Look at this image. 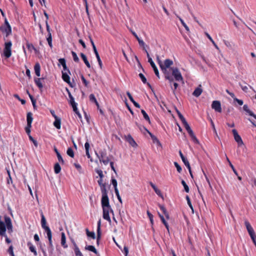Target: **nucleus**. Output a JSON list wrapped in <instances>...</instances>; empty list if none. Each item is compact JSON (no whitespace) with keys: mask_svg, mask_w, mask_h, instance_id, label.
I'll return each mask as SVG.
<instances>
[{"mask_svg":"<svg viewBox=\"0 0 256 256\" xmlns=\"http://www.w3.org/2000/svg\"><path fill=\"white\" fill-rule=\"evenodd\" d=\"M4 222L1 220V216H0V236H4L6 238V242L8 244L11 242L10 240L6 234V230L9 234L12 232V224L10 218L7 216H4Z\"/></svg>","mask_w":256,"mask_h":256,"instance_id":"1","label":"nucleus"},{"mask_svg":"<svg viewBox=\"0 0 256 256\" xmlns=\"http://www.w3.org/2000/svg\"><path fill=\"white\" fill-rule=\"evenodd\" d=\"M96 154L100 162H102L104 165H107L110 160V158H113L112 156H108L105 150L99 152V154L96 152Z\"/></svg>","mask_w":256,"mask_h":256,"instance_id":"2","label":"nucleus"},{"mask_svg":"<svg viewBox=\"0 0 256 256\" xmlns=\"http://www.w3.org/2000/svg\"><path fill=\"white\" fill-rule=\"evenodd\" d=\"M0 30L6 34V37H8L12 33L11 26L6 18L4 24L0 26Z\"/></svg>","mask_w":256,"mask_h":256,"instance_id":"3","label":"nucleus"},{"mask_svg":"<svg viewBox=\"0 0 256 256\" xmlns=\"http://www.w3.org/2000/svg\"><path fill=\"white\" fill-rule=\"evenodd\" d=\"M12 44L11 42H8L5 43L3 54L6 58H9L12 54L11 46Z\"/></svg>","mask_w":256,"mask_h":256,"instance_id":"4","label":"nucleus"},{"mask_svg":"<svg viewBox=\"0 0 256 256\" xmlns=\"http://www.w3.org/2000/svg\"><path fill=\"white\" fill-rule=\"evenodd\" d=\"M170 69L172 70V76H174L176 80L182 81V76L177 68H172Z\"/></svg>","mask_w":256,"mask_h":256,"instance_id":"5","label":"nucleus"},{"mask_svg":"<svg viewBox=\"0 0 256 256\" xmlns=\"http://www.w3.org/2000/svg\"><path fill=\"white\" fill-rule=\"evenodd\" d=\"M101 203L102 208H111L110 205L109 198L108 194L102 195Z\"/></svg>","mask_w":256,"mask_h":256,"instance_id":"6","label":"nucleus"},{"mask_svg":"<svg viewBox=\"0 0 256 256\" xmlns=\"http://www.w3.org/2000/svg\"><path fill=\"white\" fill-rule=\"evenodd\" d=\"M232 134H234V138L236 142H237L239 146H242L244 144L240 136L238 134L237 130L236 129L232 130Z\"/></svg>","mask_w":256,"mask_h":256,"instance_id":"7","label":"nucleus"},{"mask_svg":"<svg viewBox=\"0 0 256 256\" xmlns=\"http://www.w3.org/2000/svg\"><path fill=\"white\" fill-rule=\"evenodd\" d=\"M103 211V218L108 220V222H111V220L110 216H109V212H110L112 213H113V210L110 208H102Z\"/></svg>","mask_w":256,"mask_h":256,"instance_id":"8","label":"nucleus"},{"mask_svg":"<svg viewBox=\"0 0 256 256\" xmlns=\"http://www.w3.org/2000/svg\"><path fill=\"white\" fill-rule=\"evenodd\" d=\"M62 78L64 81L68 83L70 87L74 88V85H73L70 82V77L68 72H62Z\"/></svg>","mask_w":256,"mask_h":256,"instance_id":"9","label":"nucleus"},{"mask_svg":"<svg viewBox=\"0 0 256 256\" xmlns=\"http://www.w3.org/2000/svg\"><path fill=\"white\" fill-rule=\"evenodd\" d=\"M212 108L217 112H222L221 104L220 102L218 100H214L212 102Z\"/></svg>","mask_w":256,"mask_h":256,"instance_id":"10","label":"nucleus"},{"mask_svg":"<svg viewBox=\"0 0 256 256\" xmlns=\"http://www.w3.org/2000/svg\"><path fill=\"white\" fill-rule=\"evenodd\" d=\"M179 154L182 158V161L183 162L185 166H186V168H188L189 172H190V166L188 160L184 156L181 150L179 151Z\"/></svg>","mask_w":256,"mask_h":256,"instance_id":"11","label":"nucleus"},{"mask_svg":"<svg viewBox=\"0 0 256 256\" xmlns=\"http://www.w3.org/2000/svg\"><path fill=\"white\" fill-rule=\"evenodd\" d=\"M164 74V77L166 79L169 80L170 83L171 84L172 82L174 81V78L172 76L170 75V72L168 70V69H164V70H162Z\"/></svg>","mask_w":256,"mask_h":256,"instance_id":"12","label":"nucleus"},{"mask_svg":"<svg viewBox=\"0 0 256 256\" xmlns=\"http://www.w3.org/2000/svg\"><path fill=\"white\" fill-rule=\"evenodd\" d=\"M44 78H34V81L36 84L38 88L40 89V91L42 90V89L44 87L42 83V80H44Z\"/></svg>","mask_w":256,"mask_h":256,"instance_id":"13","label":"nucleus"},{"mask_svg":"<svg viewBox=\"0 0 256 256\" xmlns=\"http://www.w3.org/2000/svg\"><path fill=\"white\" fill-rule=\"evenodd\" d=\"M125 138L126 140L133 147H136L137 146V144L132 138L131 135L128 134L127 136H125Z\"/></svg>","mask_w":256,"mask_h":256,"instance_id":"14","label":"nucleus"},{"mask_svg":"<svg viewBox=\"0 0 256 256\" xmlns=\"http://www.w3.org/2000/svg\"><path fill=\"white\" fill-rule=\"evenodd\" d=\"M174 62L173 61L170 59H166L164 61V63L162 64V68L164 70V69H168V68L171 66L173 64Z\"/></svg>","mask_w":256,"mask_h":256,"instance_id":"15","label":"nucleus"},{"mask_svg":"<svg viewBox=\"0 0 256 256\" xmlns=\"http://www.w3.org/2000/svg\"><path fill=\"white\" fill-rule=\"evenodd\" d=\"M148 62H150V66L152 68L153 70H154L156 75V76L158 77V78H160V74H159V72H158V69L157 68H156L155 64L153 62L152 60V59L150 60V58H149Z\"/></svg>","mask_w":256,"mask_h":256,"instance_id":"16","label":"nucleus"},{"mask_svg":"<svg viewBox=\"0 0 256 256\" xmlns=\"http://www.w3.org/2000/svg\"><path fill=\"white\" fill-rule=\"evenodd\" d=\"M202 86L200 84L196 88L192 93V95L196 97H198L202 92V90L201 88Z\"/></svg>","mask_w":256,"mask_h":256,"instance_id":"17","label":"nucleus"},{"mask_svg":"<svg viewBox=\"0 0 256 256\" xmlns=\"http://www.w3.org/2000/svg\"><path fill=\"white\" fill-rule=\"evenodd\" d=\"M54 119L55 120L54 122V126L57 128V129H60V124H61V120L60 118H58L57 116H54Z\"/></svg>","mask_w":256,"mask_h":256,"instance_id":"18","label":"nucleus"},{"mask_svg":"<svg viewBox=\"0 0 256 256\" xmlns=\"http://www.w3.org/2000/svg\"><path fill=\"white\" fill-rule=\"evenodd\" d=\"M144 129L150 134L152 139V140L154 142H156L158 144L161 145L160 142L157 138L152 134L150 131H148L145 127L143 126Z\"/></svg>","mask_w":256,"mask_h":256,"instance_id":"19","label":"nucleus"},{"mask_svg":"<svg viewBox=\"0 0 256 256\" xmlns=\"http://www.w3.org/2000/svg\"><path fill=\"white\" fill-rule=\"evenodd\" d=\"M34 70L37 76H40V66L38 62H36L34 66Z\"/></svg>","mask_w":256,"mask_h":256,"instance_id":"20","label":"nucleus"},{"mask_svg":"<svg viewBox=\"0 0 256 256\" xmlns=\"http://www.w3.org/2000/svg\"><path fill=\"white\" fill-rule=\"evenodd\" d=\"M126 94H127L128 96V97L130 100L132 102L136 108H140V105L134 100V99L133 98H132V94H130V93L129 92H126Z\"/></svg>","mask_w":256,"mask_h":256,"instance_id":"21","label":"nucleus"},{"mask_svg":"<svg viewBox=\"0 0 256 256\" xmlns=\"http://www.w3.org/2000/svg\"><path fill=\"white\" fill-rule=\"evenodd\" d=\"M150 186L152 187V188L154 189V190L155 192L160 196L162 198V194L161 192V191L158 189L156 186L152 182H150Z\"/></svg>","mask_w":256,"mask_h":256,"instance_id":"22","label":"nucleus"},{"mask_svg":"<svg viewBox=\"0 0 256 256\" xmlns=\"http://www.w3.org/2000/svg\"><path fill=\"white\" fill-rule=\"evenodd\" d=\"M61 244L64 248H68V245L66 244V237L64 232L61 234Z\"/></svg>","mask_w":256,"mask_h":256,"instance_id":"23","label":"nucleus"},{"mask_svg":"<svg viewBox=\"0 0 256 256\" xmlns=\"http://www.w3.org/2000/svg\"><path fill=\"white\" fill-rule=\"evenodd\" d=\"M94 52L96 54V59H97V60L98 62V64L100 66V69H102V62L100 60V55L98 53V52L97 50L96 49H95L94 50Z\"/></svg>","mask_w":256,"mask_h":256,"instance_id":"24","label":"nucleus"},{"mask_svg":"<svg viewBox=\"0 0 256 256\" xmlns=\"http://www.w3.org/2000/svg\"><path fill=\"white\" fill-rule=\"evenodd\" d=\"M174 14L179 19V20H180L181 24H182V25L184 26V28H185L186 30L188 32H190V29L188 28V26L186 24V23L184 22V21L182 20V19L178 16V15L176 12H174Z\"/></svg>","mask_w":256,"mask_h":256,"instance_id":"25","label":"nucleus"},{"mask_svg":"<svg viewBox=\"0 0 256 256\" xmlns=\"http://www.w3.org/2000/svg\"><path fill=\"white\" fill-rule=\"evenodd\" d=\"M28 246L31 252H32L34 256H37L38 254L34 246L30 242H28Z\"/></svg>","mask_w":256,"mask_h":256,"instance_id":"26","label":"nucleus"},{"mask_svg":"<svg viewBox=\"0 0 256 256\" xmlns=\"http://www.w3.org/2000/svg\"><path fill=\"white\" fill-rule=\"evenodd\" d=\"M32 114L31 112H28L26 116V120H27V124H28V126H30V125H32Z\"/></svg>","mask_w":256,"mask_h":256,"instance_id":"27","label":"nucleus"},{"mask_svg":"<svg viewBox=\"0 0 256 256\" xmlns=\"http://www.w3.org/2000/svg\"><path fill=\"white\" fill-rule=\"evenodd\" d=\"M80 56L82 58V60H84V64L88 68H90V64L89 63L88 61V59H87V58H86V56L84 54H83V53H80Z\"/></svg>","mask_w":256,"mask_h":256,"instance_id":"28","label":"nucleus"},{"mask_svg":"<svg viewBox=\"0 0 256 256\" xmlns=\"http://www.w3.org/2000/svg\"><path fill=\"white\" fill-rule=\"evenodd\" d=\"M183 124H184V126L185 127L186 130H187V132L190 136L192 135V134H194L192 130L191 129L189 124L187 122H186Z\"/></svg>","mask_w":256,"mask_h":256,"instance_id":"29","label":"nucleus"},{"mask_svg":"<svg viewBox=\"0 0 256 256\" xmlns=\"http://www.w3.org/2000/svg\"><path fill=\"white\" fill-rule=\"evenodd\" d=\"M54 150L56 154L58 161L62 163V164H64V160L62 156L60 155V153L58 152V149L56 147L54 148Z\"/></svg>","mask_w":256,"mask_h":256,"instance_id":"30","label":"nucleus"},{"mask_svg":"<svg viewBox=\"0 0 256 256\" xmlns=\"http://www.w3.org/2000/svg\"><path fill=\"white\" fill-rule=\"evenodd\" d=\"M74 245V252L76 256H82V252H80L78 248L76 246V244L73 242Z\"/></svg>","mask_w":256,"mask_h":256,"instance_id":"31","label":"nucleus"},{"mask_svg":"<svg viewBox=\"0 0 256 256\" xmlns=\"http://www.w3.org/2000/svg\"><path fill=\"white\" fill-rule=\"evenodd\" d=\"M176 113H177L180 119L182 121V123L184 124V123L186 122V121L185 118H184V116L180 113V112L176 108Z\"/></svg>","mask_w":256,"mask_h":256,"instance_id":"32","label":"nucleus"},{"mask_svg":"<svg viewBox=\"0 0 256 256\" xmlns=\"http://www.w3.org/2000/svg\"><path fill=\"white\" fill-rule=\"evenodd\" d=\"M61 170V167L58 163L55 164L54 166V171L56 174H58Z\"/></svg>","mask_w":256,"mask_h":256,"instance_id":"33","label":"nucleus"},{"mask_svg":"<svg viewBox=\"0 0 256 256\" xmlns=\"http://www.w3.org/2000/svg\"><path fill=\"white\" fill-rule=\"evenodd\" d=\"M85 249L86 250H88L90 251H91L93 252H94L96 254H97L98 252L94 246H86L85 248Z\"/></svg>","mask_w":256,"mask_h":256,"instance_id":"34","label":"nucleus"},{"mask_svg":"<svg viewBox=\"0 0 256 256\" xmlns=\"http://www.w3.org/2000/svg\"><path fill=\"white\" fill-rule=\"evenodd\" d=\"M44 229L47 234L48 238H52V234L50 228L48 226L44 228Z\"/></svg>","mask_w":256,"mask_h":256,"instance_id":"35","label":"nucleus"},{"mask_svg":"<svg viewBox=\"0 0 256 256\" xmlns=\"http://www.w3.org/2000/svg\"><path fill=\"white\" fill-rule=\"evenodd\" d=\"M100 187L102 195L108 194V192L106 188V184L104 183V184L100 186Z\"/></svg>","mask_w":256,"mask_h":256,"instance_id":"36","label":"nucleus"},{"mask_svg":"<svg viewBox=\"0 0 256 256\" xmlns=\"http://www.w3.org/2000/svg\"><path fill=\"white\" fill-rule=\"evenodd\" d=\"M41 216H42V220H41L42 227V228H46V226H46V218H45L44 215L43 214L42 212V213Z\"/></svg>","mask_w":256,"mask_h":256,"instance_id":"37","label":"nucleus"},{"mask_svg":"<svg viewBox=\"0 0 256 256\" xmlns=\"http://www.w3.org/2000/svg\"><path fill=\"white\" fill-rule=\"evenodd\" d=\"M86 235L88 237L92 238V239H94L96 238L95 234L93 232H90L88 228H86Z\"/></svg>","mask_w":256,"mask_h":256,"instance_id":"38","label":"nucleus"},{"mask_svg":"<svg viewBox=\"0 0 256 256\" xmlns=\"http://www.w3.org/2000/svg\"><path fill=\"white\" fill-rule=\"evenodd\" d=\"M243 109L245 112L248 113L250 116H252L253 115L254 112L248 108V105L244 104L243 106Z\"/></svg>","mask_w":256,"mask_h":256,"instance_id":"39","label":"nucleus"},{"mask_svg":"<svg viewBox=\"0 0 256 256\" xmlns=\"http://www.w3.org/2000/svg\"><path fill=\"white\" fill-rule=\"evenodd\" d=\"M141 112L144 116V118L146 120H147L149 124H150V118H149L148 114L146 113V112L144 110H142Z\"/></svg>","mask_w":256,"mask_h":256,"instance_id":"40","label":"nucleus"},{"mask_svg":"<svg viewBox=\"0 0 256 256\" xmlns=\"http://www.w3.org/2000/svg\"><path fill=\"white\" fill-rule=\"evenodd\" d=\"M186 200H187L188 204V206H190V209L192 210V212L194 213V208H193V206H192V204L191 202H190V198L188 196V195L186 196Z\"/></svg>","mask_w":256,"mask_h":256,"instance_id":"41","label":"nucleus"},{"mask_svg":"<svg viewBox=\"0 0 256 256\" xmlns=\"http://www.w3.org/2000/svg\"><path fill=\"white\" fill-rule=\"evenodd\" d=\"M66 154L71 158L74 157V152L72 148H68L66 151Z\"/></svg>","mask_w":256,"mask_h":256,"instance_id":"42","label":"nucleus"},{"mask_svg":"<svg viewBox=\"0 0 256 256\" xmlns=\"http://www.w3.org/2000/svg\"><path fill=\"white\" fill-rule=\"evenodd\" d=\"M244 224L246 226L248 232L253 230L252 226H251L248 220H245Z\"/></svg>","mask_w":256,"mask_h":256,"instance_id":"43","label":"nucleus"},{"mask_svg":"<svg viewBox=\"0 0 256 256\" xmlns=\"http://www.w3.org/2000/svg\"><path fill=\"white\" fill-rule=\"evenodd\" d=\"M72 54L74 60L76 62H78L80 61V60H79V58H78L76 54L74 52L72 51Z\"/></svg>","mask_w":256,"mask_h":256,"instance_id":"44","label":"nucleus"},{"mask_svg":"<svg viewBox=\"0 0 256 256\" xmlns=\"http://www.w3.org/2000/svg\"><path fill=\"white\" fill-rule=\"evenodd\" d=\"M206 36H207L208 38L212 42V44H214V47L218 49V50H219V48L218 47V46H217V44L215 43V42L214 41V40H212V37L210 36V35L208 34V33H206Z\"/></svg>","mask_w":256,"mask_h":256,"instance_id":"45","label":"nucleus"},{"mask_svg":"<svg viewBox=\"0 0 256 256\" xmlns=\"http://www.w3.org/2000/svg\"><path fill=\"white\" fill-rule=\"evenodd\" d=\"M182 184L184 186L186 192H188L190 191L189 187L184 180H182Z\"/></svg>","mask_w":256,"mask_h":256,"instance_id":"46","label":"nucleus"},{"mask_svg":"<svg viewBox=\"0 0 256 256\" xmlns=\"http://www.w3.org/2000/svg\"><path fill=\"white\" fill-rule=\"evenodd\" d=\"M111 181H112V184L114 186V191L118 190V188H117L118 183H117L116 180L115 178H112Z\"/></svg>","mask_w":256,"mask_h":256,"instance_id":"47","label":"nucleus"},{"mask_svg":"<svg viewBox=\"0 0 256 256\" xmlns=\"http://www.w3.org/2000/svg\"><path fill=\"white\" fill-rule=\"evenodd\" d=\"M68 97L70 98L69 100V104L70 105H72L74 104H76V102H74V100L72 96V95L70 92H69Z\"/></svg>","mask_w":256,"mask_h":256,"instance_id":"48","label":"nucleus"},{"mask_svg":"<svg viewBox=\"0 0 256 256\" xmlns=\"http://www.w3.org/2000/svg\"><path fill=\"white\" fill-rule=\"evenodd\" d=\"M138 76L144 84H146V83H147L146 78L142 74H139Z\"/></svg>","mask_w":256,"mask_h":256,"instance_id":"49","label":"nucleus"},{"mask_svg":"<svg viewBox=\"0 0 256 256\" xmlns=\"http://www.w3.org/2000/svg\"><path fill=\"white\" fill-rule=\"evenodd\" d=\"M48 242H49V248L48 250L52 252L54 250L53 245L52 244V238H48Z\"/></svg>","mask_w":256,"mask_h":256,"instance_id":"50","label":"nucleus"},{"mask_svg":"<svg viewBox=\"0 0 256 256\" xmlns=\"http://www.w3.org/2000/svg\"><path fill=\"white\" fill-rule=\"evenodd\" d=\"M96 172L100 176V178H103L104 177V176L103 174L102 171L100 169H96L95 170Z\"/></svg>","mask_w":256,"mask_h":256,"instance_id":"51","label":"nucleus"},{"mask_svg":"<svg viewBox=\"0 0 256 256\" xmlns=\"http://www.w3.org/2000/svg\"><path fill=\"white\" fill-rule=\"evenodd\" d=\"M147 214L150 218L151 224L152 225L154 224L153 215L148 210L147 211Z\"/></svg>","mask_w":256,"mask_h":256,"instance_id":"52","label":"nucleus"},{"mask_svg":"<svg viewBox=\"0 0 256 256\" xmlns=\"http://www.w3.org/2000/svg\"><path fill=\"white\" fill-rule=\"evenodd\" d=\"M188 10L189 11L190 13V14L192 16L194 20L197 23H198L199 24H200L199 23V22L197 20L196 18L194 16L193 12H192V11L191 10L190 8L188 6Z\"/></svg>","mask_w":256,"mask_h":256,"instance_id":"53","label":"nucleus"},{"mask_svg":"<svg viewBox=\"0 0 256 256\" xmlns=\"http://www.w3.org/2000/svg\"><path fill=\"white\" fill-rule=\"evenodd\" d=\"M8 252L11 256H15L14 251H13V246H10L8 250Z\"/></svg>","mask_w":256,"mask_h":256,"instance_id":"54","label":"nucleus"},{"mask_svg":"<svg viewBox=\"0 0 256 256\" xmlns=\"http://www.w3.org/2000/svg\"><path fill=\"white\" fill-rule=\"evenodd\" d=\"M248 232V234H250L252 240L256 238V236L255 234L254 230Z\"/></svg>","mask_w":256,"mask_h":256,"instance_id":"55","label":"nucleus"},{"mask_svg":"<svg viewBox=\"0 0 256 256\" xmlns=\"http://www.w3.org/2000/svg\"><path fill=\"white\" fill-rule=\"evenodd\" d=\"M90 102H96L97 100H96V99L94 96V95L92 94H90Z\"/></svg>","mask_w":256,"mask_h":256,"instance_id":"56","label":"nucleus"},{"mask_svg":"<svg viewBox=\"0 0 256 256\" xmlns=\"http://www.w3.org/2000/svg\"><path fill=\"white\" fill-rule=\"evenodd\" d=\"M192 138V140L195 143V144H199L198 140L196 138V136L194 134H192V135L190 136Z\"/></svg>","mask_w":256,"mask_h":256,"instance_id":"57","label":"nucleus"},{"mask_svg":"<svg viewBox=\"0 0 256 256\" xmlns=\"http://www.w3.org/2000/svg\"><path fill=\"white\" fill-rule=\"evenodd\" d=\"M32 127V125H30V126H28V124H27L25 128V130L26 133L28 134V136L30 135V128Z\"/></svg>","mask_w":256,"mask_h":256,"instance_id":"58","label":"nucleus"},{"mask_svg":"<svg viewBox=\"0 0 256 256\" xmlns=\"http://www.w3.org/2000/svg\"><path fill=\"white\" fill-rule=\"evenodd\" d=\"M81 79H82V82L84 84V86L86 87H88V82L86 80V79L84 78V76L82 74L81 75Z\"/></svg>","mask_w":256,"mask_h":256,"instance_id":"59","label":"nucleus"},{"mask_svg":"<svg viewBox=\"0 0 256 256\" xmlns=\"http://www.w3.org/2000/svg\"><path fill=\"white\" fill-rule=\"evenodd\" d=\"M174 164L176 168L177 171L178 172H180L182 170L181 166L178 164L177 162H174Z\"/></svg>","mask_w":256,"mask_h":256,"instance_id":"60","label":"nucleus"},{"mask_svg":"<svg viewBox=\"0 0 256 256\" xmlns=\"http://www.w3.org/2000/svg\"><path fill=\"white\" fill-rule=\"evenodd\" d=\"M28 138H29L30 140H31L33 142L34 146L36 147H37L38 144L37 141L36 140H35L32 136H28Z\"/></svg>","mask_w":256,"mask_h":256,"instance_id":"61","label":"nucleus"},{"mask_svg":"<svg viewBox=\"0 0 256 256\" xmlns=\"http://www.w3.org/2000/svg\"><path fill=\"white\" fill-rule=\"evenodd\" d=\"M74 166H75L76 168L77 169V170L80 173L82 172V167H81V166L78 164L74 163Z\"/></svg>","mask_w":256,"mask_h":256,"instance_id":"62","label":"nucleus"},{"mask_svg":"<svg viewBox=\"0 0 256 256\" xmlns=\"http://www.w3.org/2000/svg\"><path fill=\"white\" fill-rule=\"evenodd\" d=\"M234 102H236L238 105L240 106H242L243 104V100H239L238 98H234Z\"/></svg>","mask_w":256,"mask_h":256,"instance_id":"63","label":"nucleus"},{"mask_svg":"<svg viewBox=\"0 0 256 256\" xmlns=\"http://www.w3.org/2000/svg\"><path fill=\"white\" fill-rule=\"evenodd\" d=\"M46 40L48 41V44L50 47L52 48V37H47Z\"/></svg>","mask_w":256,"mask_h":256,"instance_id":"64","label":"nucleus"}]
</instances>
